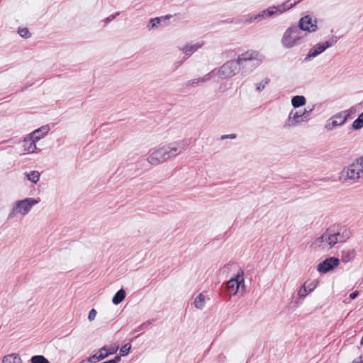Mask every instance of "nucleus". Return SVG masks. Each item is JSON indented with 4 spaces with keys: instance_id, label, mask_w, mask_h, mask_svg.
<instances>
[{
    "instance_id": "obj_1",
    "label": "nucleus",
    "mask_w": 363,
    "mask_h": 363,
    "mask_svg": "<svg viewBox=\"0 0 363 363\" xmlns=\"http://www.w3.org/2000/svg\"><path fill=\"white\" fill-rule=\"evenodd\" d=\"M184 150L185 145L179 143L164 145L152 151L147 157V162L151 165L156 166L177 157Z\"/></svg>"
},
{
    "instance_id": "obj_2",
    "label": "nucleus",
    "mask_w": 363,
    "mask_h": 363,
    "mask_svg": "<svg viewBox=\"0 0 363 363\" xmlns=\"http://www.w3.org/2000/svg\"><path fill=\"white\" fill-rule=\"evenodd\" d=\"M252 52H243L240 54L235 60H229L224 63L216 73L221 79H228L236 75L240 69L239 65L245 66L247 62L255 61V65L257 64L255 57Z\"/></svg>"
},
{
    "instance_id": "obj_3",
    "label": "nucleus",
    "mask_w": 363,
    "mask_h": 363,
    "mask_svg": "<svg viewBox=\"0 0 363 363\" xmlns=\"http://www.w3.org/2000/svg\"><path fill=\"white\" fill-rule=\"evenodd\" d=\"M303 38V32L296 25H292L284 33L281 42L283 47L291 49L301 45Z\"/></svg>"
},
{
    "instance_id": "obj_4",
    "label": "nucleus",
    "mask_w": 363,
    "mask_h": 363,
    "mask_svg": "<svg viewBox=\"0 0 363 363\" xmlns=\"http://www.w3.org/2000/svg\"><path fill=\"white\" fill-rule=\"evenodd\" d=\"M291 1L292 0H289L282 4L270 6L262 11L258 14L254 15V19H258L259 22L268 18L279 16L292 8L298 2V1H294V2H291Z\"/></svg>"
},
{
    "instance_id": "obj_5",
    "label": "nucleus",
    "mask_w": 363,
    "mask_h": 363,
    "mask_svg": "<svg viewBox=\"0 0 363 363\" xmlns=\"http://www.w3.org/2000/svg\"><path fill=\"white\" fill-rule=\"evenodd\" d=\"M40 202V199L34 198H26L16 201L12 210L8 216V219H11L17 214L26 215L31 210L32 207Z\"/></svg>"
},
{
    "instance_id": "obj_6",
    "label": "nucleus",
    "mask_w": 363,
    "mask_h": 363,
    "mask_svg": "<svg viewBox=\"0 0 363 363\" xmlns=\"http://www.w3.org/2000/svg\"><path fill=\"white\" fill-rule=\"evenodd\" d=\"M50 130L49 125H46L28 134L23 140V150L28 153L34 152L37 149L36 143L40 140V136L37 135V133L38 132H43V134H47Z\"/></svg>"
},
{
    "instance_id": "obj_7",
    "label": "nucleus",
    "mask_w": 363,
    "mask_h": 363,
    "mask_svg": "<svg viewBox=\"0 0 363 363\" xmlns=\"http://www.w3.org/2000/svg\"><path fill=\"white\" fill-rule=\"evenodd\" d=\"M337 42V36H332L329 40L325 41L323 43H318L313 45L308 51V54L305 57L303 61L309 62L312 59L316 57L321 53H323L328 48L334 45Z\"/></svg>"
},
{
    "instance_id": "obj_8",
    "label": "nucleus",
    "mask_w": 363,
    "mask_h": 363,
    "mask_svg": "<svg viewBox=\"0 0 363 363\" xmlns=\"http://www.w3.org/2000/svg\"><path fill=\"white\" fill-rule=\"evenodd\" d=\"M311 111L312 109H310L309 111L304 109L303 111L292 110L289 113L288 118L285 122L284 127H294L301 124L302 122L307 121L309 114L311 113Z\"/></svg>"
},
{
    "instance_id": "obj_9",
    "label": "nucleus",
    "mask_w": 363,
    "mask_h": 363,
    "mask_svg": "<svg viewBox=\"0 0 363 363\" xmlns=\"http://www.w3.org/2000/svg\"><path fill=\"white\" fill-rule=\"evenodd\" d=\"M341 174L342 177H345L353 182H357L359 179L363 177V174L361 172V169L357 160L345 167Z\"/></svg>"
},
{
    "instance_id": "obj_10",
    "label": "nucleus",
    "mask_w": 363,
    "mask_h": 363,
    "mask_svg": "<svg viewBox=\"0 0 363 363\" xmlns=\"http://www.w3.org/2000/svg\"><path fill=\"white\" fill-rule=\"evenodd\" d=\"M296 26L302 32L314 33L318 30L317 19L306 15L299 19Z\"/></svg>"
},
{
    "instance_id": "obj_11",
    "label": "nucleus",
    "mask_w": 363,
    "mask_h": 363,
    "mask_svg": "<svg viewBox=\"0 0 363 363\" xmlns=\"http://www.w3.org/2000/svg\"><path fill=\"white\" fill-rule=\"evenodd\" d=\"M340 264V259L336 257H328L318 264L317 270L320 273L326 274L334 269Z\"/></svg>"
},
{
    "instance_id": "obj_12",
    "label": "nucleus",
    "mask_w": 363,
    "mask_h": 363,
    "mask_svg": "<svg viewBox=\"0 0 363 363\" xmlns=\"http://www.w3.org/2000/svg\"><path fill=\"white\" fill-rule=\"evenodd\" d=\"M241 284H244L242 271L226 283L227 290L231 295H235L238 292Z\"/></svg>"
},
{
    "instance_id": "obj_13",
    "label": "nucleus",
    "mask_w": 363,
    "mask_h": 363,
    "mask_svg": "<svg viewBox=\"0 0 363 363\" xmlns=\"http://www.w3.org/2000/svg\"><path fill=\"white\" fill-rule=\"evenodd\" d=\"M346 121L345 116H343L340 112L333 116L326 121L325 128L328 130H333L337 127L342 125Z\"/></svg>"
},
{
    "instance_id": "obj_14",
    "label": "nucleus",
    "mask_w": 363,
    "mask_h": 363,
    "mask_svg": "<svg viewBox=\"0 0 363 363\" xmlns=\"http://www.w3.org/2000/svg\"><path fill=\"white\" fill-rule=\"evenodd\" d=\"M246 52L253 53L252 55H253V57H255L256 61H257V64H256V65H254L255 64V61L252 60L249 62H247L245 66L239 65L240 69L242 71V74H247L250 73L253 69H255L256 67H257L262 62V59L260 58V56L257 52L254 51V50H248Z\"/></svg>"
},
{
    "instance_id": "obj_15",
    "label": "nucleus",
    "mask_w": 363,
    "mask_h": 363,
    "mask_svg": "<svg viewBox=\"0 0 363 363\" xmlns=\"http://www.w3.org/2000/svg\"><path fill=\"white\" fill-rule=\"evenodd\" d=\"M216 69H213L209 73L205 74L202 77H199L193 79H190L187 81L185 84L186 87L193 86L194 85H199L201 83H205L209 80H211L212 78H213L216 76Z\"/></svg>"
},
{
    "instance_id": "obj_16",
    "label": "nucleus",
    "mask_w": 363,
    "mask_h": 363,
    "mask_svg": "<svg viewBox=\"0 0 363 363\" xmlns=\"http://www.w3.org/2000/svg\"><path fill=\"white\" fill-rule=\"evenodd\" d=\"M318 281H313L310 283L306 281L298 291V294L301 298H305L309 293L312 292L318 286Z\"/></svg>"
},
{
    "instance_id": "obj_17",
    "label": "nucleus",
    "mask_w": 363,
    "mask_h": 363,
    "mask_svg": "<svg viewBox=\"0 0 363 363\" xmlns=\"http://www.w3.org/2000/svg\"><path fill=\"white\" fill-rule=\"evenodd\" d=\"M118 350V346L105 345L99 350V357L101 360L106 359L109 355L115 354Z\"/></svg>"
},
{
    "instance_id": "obj_18",
    "label": "nucleus",
    "mask_w": 363,
    "mask_h": 363,
    "mask_svg": "<svg viewBox=\"0 0 363 363\" xmlns=\"http://www.w3.org/2000/svg\"><path fill=\"white\" fill-rule=\"evenodd\" d=\"M203 45V43H196L194 44L186 45L182 48H181V50L185 55L189 57L194 52H195L199 48H200Z\"/></svg>"
},
{
    "instance_id": "obj_19",
    "label": "nucleus",
    "mask_w": 363,
    "mask_h": 363,
    "mask_svg": "<svg viewBox=\"0 0 363 363\" xmlns=\"http://www.w3.org/2000/svg\"><path fill=\"white\" fill-rule=\"evenodd\" d=\"M335 234L337 237V242H344L351 236L350 231L344 228H341L337 231H335Z\"/></svg>"
},
{
    "instance_id": "obj_20",
    "label": "nucleus",
    "mask_w": 363,
    "mask_h": 363,
    "mask_svg": "<svg viewBox=\"0 0 363 363\" xmlns=\"http://www.w3.org/2000/svg\"><path fill=\"white\" fill-rule=\"evenodd\" d=\"M314 245L315 247H318L322 250L330 249L327 236H325V232H324L321 236L315 239Z\"/></svg>"
},
{
    "instance_id": "obj_21",
    "label": "nucleus",
    "mask_w": 363,
    "mask_h": 363,
    "mask_svg": "<svg viewBox=\"0 0 363 363\" xmlns=\"http://www.w3.org/2000/svg\"><path fill=\"white\" fill-rule=\"evenodd\" d=\"M355 257V252L354 250L346 249L342 251L341 260L344 263L352 261Z\"/></svg>"
},
{
    "instance_id": "obj_22",
    "label": "nucleus",
    "mask_w": 363,
    "mask_h": 363,
    "mask_svg": "<svg viewBox=\"0 0 363 363\" xmlns=\"http://www.w3.org/2000/svg\"><path fill=\"white\" fill-rule=\"evenodd\" d=\"M325 232V236H327L328 241L329 242V246H330V248H332L336 243H337L335 230L332 228H328Z\"/></svg>"
},
{
    "instance_id": "obj_23",
    "label": "nucleus",
    "mask_w": 363,
    "mask_h": 363,
    "mask_svg": "<svg viewBox=\"0 0 363 363\" xmlns=\"http://www.w3.org/2000/svg\"><path fill=\"white\" fill-rule=\"evenodd\" d=\"M306 99L303 96H294L291 99V104L294 108H299L306 104Z\"/></svg>"
},
{
    "instance_id": "obj_24",
    "label": "nucleus",
    "mask_w": 363,
    "mask_h": 363,
    "mask_svg": "<svg viewBox=\"0 0 363 363\" xmlns=\"http://www.w3.org/2000/svg\"><path fill=\"white\" fill-rule=\"evenodd\" d=\"M194 306L198 309H203L206 305V298L203 294H199L194 299Z\"/></svg>"
},
{
    "instance_id": "obj_25",
    "label": "nucleus",
    "mask_w": 363,
    "mask_h": 363,
    "mask_svg": "<svg viewBox=\"0 0 363 363\" xmlns=\"http://www.w3.org/2000/svg\"><path fill=\"white\" fill-rule=\"evenodd\" d=\"M2 363H22V362L18 354H11L4 357Z\"/></svg>"
},
{
    "instance_id": "obj_26",
    "label": "nucleus",
    "mask_w": 363,
    "mask_h": 363,
    "mask_svg": "<svg viewBox=\"0 0 363 363\" xmlns=\"http://www.w3.org/2000/svg\"><path fill=\"white\" fill-rule=\"evenodd\" d=\"M125 297V291L123 289H121L116 293L113 297L112 301L115 305H118L124 300Z\"/></svg>"
},
{
    "instance_id": "obj_27",
    "label": "nucleus",
    "mask_w": 363,
    "mask_h": 363,
    "mask_svg": "<svg viewBox=\"0 0 363 363\" xmlns=\"http://www.w3.org/2000/svg\"><path fill=\"white\" fill-rule=\"evenodd\" d=\"M26 178L31 182L36 184L40 179V173L38 171H31L25 173Z\"/></svg>"
},
{
    "instance_id": "obj_28",
    "label": "nucleus",
    "mask_w": 363,
    "mask_h": 363,
    "mask_svg": "<svg viewBox=\"0 0 363 363\" xmlns=\"http://www.w3.org/2000/svg\"><path fill=\"white\" fill-rule=\"evenodd\" d=\"M352 128L354 130H359L363 128V112L353 121Z\"/></svg>"
},
{
    "instance_id": "obj_29",
    "label": "nucleus",
    "mask_w": 363,
    "mask_h": 363,
    "mask_svg": "<svg viewBox=\"0 0 363 363\" xmlns=\"http://www.w3.org/2000/svg\"><path fill=\"white\" fill-rule=\"evenodd\" d=\"M31 363H50L48 359L43 355H35L30 359Z\"/></svg>"
},
{
    "instance_id": "obj_30",
    "label": "nucleus",
    "mask_w": 363,
    "mask_h": 363,
    "mask_svg": "<svg viewBox=\"0 0 363 363\" xmlns=\"http://www.w3.org/2000/svg\"><path fill=\"white\" fill-rule=\"evenodd\" d=\"M269 79L268 78H265L263 80H262L260 82L257 83L255 84V86H256V91H262L263 89H264V88L266 87V86L269 84Z\"/></svg>"
},
{
    "instance_id": "obj_31",
    "label": "nucleus",
    "mask_w": 363,
    "mask_h": 363,
    "mask_svg": "<svg viewBox=\"0 0 363 363\" xmlns=\"http://www.w3.org/2000/svg\"><path fill=\"white\" fill-rule=\"evenodd\" d=\"M356 112V109L354 107H352L347 110L341 111V114L343 115V116H345L346 121L349 118H352V115H354Z\"/></svg>"
},
{
    "instance_id": "obj_32",
    "label": "nucleus",
    "mask_w": 363,
    "mask_h": 363,
    "mask_svg": "<svg viewBox=\"0 0 363 363\" xmlns=\"http://www.w3.org/2000/svg\"><path fill=\"white\" fill-rule=\"evenodd\" d=\"M18 33L24 38H29L31 36V33L26 28H18Z\"/></svg>"
},
{
    "instance_id": "obj_33",
    "label": "nucleus",
    "mask_w": 363,
    "mask_h": 363,
    "mask_svg": "<svg viewBox=\"0 0 363 363\" xmlns=\"http://www.w3.org/2000/svg\"><path fill=\"white\" fill-rule=\"evenodd\" d=\"M131 349V345L129 343L125 344L122 346L120 350V354L121 356H126L130 352V350Z\"/></svg>"
},
{
    "instance_id": "obj_34",
    "label": "nucleus",
    "mask_w": 363,
    "mask_h": 363,
    "mask_svg": "<svg viewBox=\"0 0 363 363\" xmlns=\"http://www.w3.org/2000/svg\"><path fill=\"white\" fill-rule=\"evenodd\" d=\"M160 23V18H152L150 20L147 27L149 29H152V28H155L157 26V24H159Z\"/></svg>"
},
{
    "instance_id": "obj_35",
    "label": "nucleus",
    "mask_w": 363,
    "mask_h": 363,
    "mask_svg": "<svg viewBox=\"0 0 363 363\" xmlns=\"http://www.w3.org/2000/svg\"><path fill=\"white\" fill-rule=\"evenodd\" d=\"M100 361H101V358L99 357V351L96 354L90 356L88 359V362L90 363H96Z\"/></svg>"
},
{
    "instance_id": "obj_36",
    "label": "nucleus",
    "mask_w": 363,
    "mask_h": 363,
    "mask_svg": "<svg viewBox=\"0 0 363 363\" xmlns=\"http://www.w3.org/2000/svg\"><path fill=\"white\" fill-rule=\"evenodd\" d=\"M119 14H120L119 12H116V13L112 14V15L109 16L108 17L104 18L102 21L104 22L105 25H107L111 21L114 20L118 16H119Z\"/></svg>"
},
{
    "instance_id": "obj_37",
    "label": "nucleus",
    "mask_w": 363,
    "mask_h": 363,
    "mask_svg": "<svg viewBox=\"0 0 363 363\" xmlns=\"http://www.w3.org/2000/svg\"><path fill=\"white\" fill-rule=\"evenodd\" d=\"M254 21H258V19H254V16H251L247 17L246 18H245L243 20L239 21L238 23H239V22H244L245 23H252Z\"/></svg>"
},
{
    "instance_id": "obj_38",
    "label": "nucleus",
    "mask_w": 363,
    "mask_h": 363,
    "mask_svg": "<svg viewBox=\"0 0 363 363\" xmlns=\"http://www.w3.org/2000/svg\"><path fill=\"white\" fill-rule=\"evenodd\" d=\"M96 311L95 309H91L89 313V315H88V319L90 320V321H92L95 319L96 318Z\"/></svg>"
},
{
    "instance_id": "obj_39",
    "label": "nucleus",
    "mask_w": 363,
    "mask_h": 363,
    "mask_svg": "<svg viewBox=\"0 0 363 363\" xmlns=\"http://www.w3.org/2000/svg\"><path fill=\"white\" fill-rule=\"evenodd\" d=\"M237 138V135L235 133L229 134V135H223L221 136V140L225 139H235Z\"/></svg>"
},
{
    "instance_id": "obj_40",
    "label": "nucleus",
    "mask_w": 363,
    "mask_h": 363,
    "mask_svg": "<svg viewBox=\"0 0 363 363\" xmlns=\"http://www.w3.org/2000/svg\"><path fill=\"white\" fill-rule=\"evenodd\" d=\"M150 324V321H147V322L143 323V324L140 325L137 328V329H135V332L143 330L145 327H146L147 325H149Z\"/></svg>"
},
{
    "instance_id": "obj_41",
    "label": "nucleus",
    "mask_w": 363,
    "mask_h": 363,
    "mask_svg": "<svg viewBox=\"0 0 363 363\" xmlns=\"http://www.w3.org/2000/svg\"><path fill=\"white\" fill-rule=\"evenodd\" d=\"M352 363H363V354L354 359Z\"/></svg>"
},
{
    "instance_id": "obj_42",
    "label": "nucleus",
    "mask_w": 363,
    "mask_h": 363,
    "mask_svg": "<svg viewBox=\"0 0 363 363\" xmlns=\"http://www.w3.org/2000/svg\"><path fill=\"white\" fill-rule=\"evenodd\" d=\"M359 294V292L357 291H355L350 294V298L351 299H354Z\"/></svg>"
},
{
    "instance_id": "obj_43",
    "label": "nucleus",
    "mask_w": 363,
    "mask_h": 363,
    "mask_svg": "<svg viewBox=\"0 0 363 363\" xmlns=\"http://www.w3.org/2000/svg\"><path fill=\"white\" fill-rule=\"evenodd\" d=\"M45 135H46V134H43V132H38V133H37V135L40 136V139H41L42 138H43Z\"/></svg>"
},
{
    "instance_id": "obj_44",
    "label": "nucleus",
    "mask_w": 363,
    "mask_h": 363,
    "mask_svg": "<svg viewBox=\"0 0 363 363\" xmlns=\"http://www.w3.org/2000/svg\"><path fill=\"white\" fill-rule=\"evenodd\" d=\"M171 17H172V16H171V15H167L164 18H165L166 19H169V18H170Z\"/></svg>"
}]
</instances>
